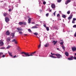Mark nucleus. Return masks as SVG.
I'll return each mask as SVG.
<instances>
[{
	"instance_id": "9d476101",
	"label": "nucleus",
	"mask_w": 76,
	"mask_h": 76,
	"mask_svg": "<svg viewBox=\"0 0 76 76\" xmlns=\"http://www.w3.org/2000/svg\"><path fill=\"white\" fill-rule=\"evenodd\" d=\"M31 21V18H29L28 20V23H30Z\"/></svg>"
},
{
	"instance_id": "423d86ee",
	"label": "nucleus",
	"mask_w": 76,
	"mask_h": 76,
	"mask_svg": "<svg viewBox=\"0 0 76 76\" xmlns=\"http://www.w3.org/2000/svg\"><path fill=\"white\" fill-rule=\"evenodd\" d=\"M11 36H12V39H13V38H14V37H15V33H11Z\"/></svg>"
},
{
	"instance_id": "a18cd8bd",
	"label": "nucleus",
	"mask_w": 76,
	"mask_h": 76,
	"mask_svg": "<svg viewBox=\"0 0 76 76\" xmlns=\"http://www.w3.org/2000/svg\"><path fill=\"white\" fill-rule=\"evenodd\" d=\"M73 28H76V25H75L73 26Z\"/></svg>"
},
{
	"instance_id": "864d4df0",
	"label": "nucleus",
	"mask_w": 76,
	"mask_h": 76,
	"mask_svg": "<svg viewBox=\"0 0 76 76\" xmlns=\"http://www.w3.org/2000/svg\"><path fill=\"white\" fill-rule=\"evenodd\" d=\"M11 9H10L9 10V12H10L11 11Z\"/></svg>"
},
{
	"instance_id": "0eeeda50",
	"label": "nucleus",
	"mask_w": 76,
	"mask_h": 76,
	"mask_svg": "<svg viewBox=\"0 0 76 76\" xmlns=\"http://www.w3.org/2000/svg\"><path fill=\"white\" fill-rule=\"evenodd\" d=\"M17 30H18V32H19V31H22L23 30V29H22V28H17Z\"/></svg>"
},
{
	"instance_id": "ea45409f",
	"label": "nucleus",
	"mask_w": 76,
	"mask_h": 76,
	"mask_svg": "<svg viewBox=\"0 0 76 76\" xmlns=\"http://www.w3.org/2000/svg\"><path fill=\"white\" fill-rule=\"evenodd\" d=\"M76 20V18H73V21H75V20Z\"/></svg>"
},
{
	"instance_id": "dca6fc26",
	"label": "nucleus",
	"mask_w": 76,
	"mask_h": 76,
	"mask_svg": "<svg viewBox=\"0 0 76 76\" xmlns=\"http://www.w3.org/2000/svg\"><path fill=\"white\" fill-rule=\"evenodd\" d=\"M36 28H38V27L36 26H34L31 28V29H36Z\"/></svg>"
},
{
	"instance_id": "7ed1b4c3",
	"label": "nucleus",
	"mask_w": 76,
	"mask_h": 76,
	"mask_svg": "<svg viewBox=\"0 0 76 76\" xmlns=\"http://www.w3.org/2000/svg\"><path fill=\"white\" fill-rule=\"evenodd\" d=\"M56 56L58 58H62V56H61V55L59 54V53L56 54Z\"/></svg>"
},
{
	"instance_id": "09e8293b",
	"label": "nucleus",
	"mask_w": 76,
	"mask_h": 76,
	"mask_svg": "<svg viewBox=\"0 0 76 76\" xmlns=\"http://www.w3.org/2000/svg\"><path fill=\"white\" fill-rule=\"evenodd\" d=\"M72 23H75V21H72Z\"/></svg>"
},
{
	"instance_id": "338daca9",
	"label": "nucleus",
	"mask_w": 76,
	"mask_h": 76,
	"mask_svg": "<svg viewBox=\"0 0 76 76\" xmlns=\"http://www.w3.org/2000/svg\"><path fill=\"white\" fill-rule=\"evenodd\" d=\"M37 38H39V37H37Z\"/></svg>"
},
{
	"instance_id": "58836bf2",
	"label": "nucleus",
	"mask_w": 76,
	"mask_h": 76,
	"mask_svg": "<svg viewBox=\"0 0 76 76\" xmlns=\"http://www.w3.org/2000/svg\"><path fill=\"white\" fill-rule=\"evenodd\" d=\"M41 44H39V46H38V48H40L41 47Z\"/></svg>"
},
{
	"instance_id": "0e129e2a",
	"label": "nucleus",
	"mask_w": 76,
	"mask_h": 76,
	"mask_svg": "<svg viewBox=\"0 0 76 76\" xmlns=\"http://www.w3.org/2000/svg\"><path fill=\"white\" fill-rule=\"evenodd\" d=\"M34 23V22H32V24H33Z\"/></svg>"
},
{
	"instance_id": "79ce46f5",
	"label": "nucleus",
	"mask_w": 76,
	"mask_h": 76,
	"mask_svg": "<svg viewBox=\"0 0 76 76\" xmlns=\"http://www.w3.org/2000/svg\"><path fill=\"white\" fill-rule=\"evenodd\" d=\"M1 57H5V55H3V56H1Z\"/></svg>"
},
{
	"instance_id": "a878e982",
	"label": "nucleus",
	"mask_w": 76,
	"mask_h": 76,
	"mask_svg": "<svg viewBox=\"0 0 76 76\" xmlns=\"http://www.w3.org/2000/svg\"><path fill=\"white\" fill-rule=\"evenodd\" d=\"M46 30H47L48 31H49V27H46Z\"/></svg>"
},
{
	"instance_id": "e2e57ef3",
	"label": "nucleus",
	"mask_w": 76,
	"mask_h": 76,
	"mask_svg": "<svg viewBox=\"0 0 76 76\" xmlns=\"http://www.w3.org/2000/svg\"><path fill=\"white\" fill-rule=\"evenodd\" d=\"M57 50H59V48H57Z\"/></svg>"
},
{
	"instance_id": "c756f323",
	"label": "nucleus",
	"mask_w": 76,
	"mask_h": 76,
	"mask_svg": "<svg viewBox=\"0 0 76 76\" xmlns=\"http://www.w3.org/2000/svg\"><path fill=\"white\" fill-rule=\"evenodd\" d=\"M49 15V13H47L46 14V17H48Z\"/></svg>"
},
{
	"instance_id": "1a4fd4ad",
	"label": "nucleus",
	"mask_w": 76,
	"mask_h": 76,
	"mask_svg": "<svg viewBox=\"0 0 76 76\" xmlns=\"http://www.w3.org/2000/svg\"><path fill=\"white\" fill-rule=\"evenodd\" d=\"M8 53L9 54V55L11 56V57H13V55H12V53H10V52H9V51H8Z\"/></svg>"
},
{
	"instance_id": "bf43d9fd",
	"label": "nucleus",
	"mask_w": 76,
	"mask_h": 76,
	"mask_svg": "<svg viewBox=\"0 0 76 76\" xmlns=\"http://www.w3.org/2000/svg\"><path fill=\"white\" fill-rule=\"evenodd\" d=\"M24 35H25V36H26V35H28V34H24Z\"/></svg>"
},
{
	"instance_id": "39448f33",
	"label": "nucleus",
	"mask_w": 76,
	"mask_h": 76,
	"mask_svg": "<svg viewBox=\"0 0 76 76\" xmlns=\"http://www.w3.org/2000/svg\"><path fill=\"white\" fill-rule=\"evenodd\" d=\"M10 32H9V31L8 30L6 32V35H10Z\"/></svg>"
},
{
	"instance_id": "3c124183",
	"label": "nucleus",
	"mask_w": 76,
	"mask_h": 76,
	"mask_svg": "<svg viewBox=\"0 0 76 76\" xmlns=\"http://www.w3.org/2000/svg\"><path fill=\"white\" fill-rule=\"evenodd\" d=\"M74 37H76V31L75 34H74Z\"/></svg>"
},
{
	"instance_id": "c9c22d12",
	"label": "nucleus",
	"mask_w": 76,
	"mask_h": 76,
	"mask_svg": "<svg viewBox=\"0 0 76 76\" xmlns=\"http://www.w3.org/2000/svg\"><path fill=\"white\" fill-rule=\"evenodd\" d=\"M58 0V3H60V2H61V0Z\"/></svg>"
},
{
	"instance_id": "b1692460",
	"label": "nucleus",
	"mask_w": 76,
	"mask_h": 76,
	"mask_svg": "<svg viewBox=\"0 0 76 76\" xmlns=\"http://www.w3.org/2000/svg\"><path fill=\"white\" fill-rule=\"evenodd\" d=\"M51 54L52 56H55H55H56V54L53 53H51Z\"/></svg>"
},
{
	"instance_id": "6e6d98bb",
	"label": "nucleus",
	"mask_w": 76,
	"mask_h": 76,
	"mask_svg": "<svg viewBox=\"0 0 76 76\" xmlns=\"http://www.w3.org/2000/svg\"><path fill=\"white\" fill-rule=\"evenodd\" d=\"M65 4H68V3L67 2H65Z\"/></svg>"
},
{
	"instance_id": "6e6552de",
	"label": "nucleus",
	"mask_w": 76,
	"mask_h": 76,
	"mask_svg": "<svg viewBox=\"0 0 76 76\" xmlns=\"http://www.w3.org/2000/svg\"><path fill=\"white\" fill-rule=\"evenodd\" d=\"M72 49L73 51H76V48L72 47Z\"/></svg>"
},
{
	"instance_id": "5701e85b",
	"label": "nucleus",
	"mask_w": 76,
	"mask_h": 76,
	"mask_svg": "<svg viewBox=\"0 0 76 76\" xmlns=\"http://www.w3.org/2000/svg\"><path fill=\"white\" fill-rule=\"evenodd\" d=\"M19 23L20 25H23V23L22 22H20Z\"/></svg>"
},
{
	"instance_id": "4c0bfd02",
	"label": "nucleus",
	"mask_w": 76,
	"mask_h": 76,
	"mask_svg": "<svg viewBox=\"0 0 76 76\" xmlns=\"http://www.w3.org/2000/svg\"><path fill=\"white\" fill-rule=\"evenodd\" d=\"M16 41V39H14L12 40V42H15Z\"/></svg>"
},
{
	"instance_id": "a19ab883",
	"label": "nucleus",
	"mask_w": 76,
	"mask_h": 76,
	"mask_svg": "<svg viewBox=\"0 0 76 76\" xmlns=\"http://www.w3.org/2000/svg\"><path fill=\"white\" fill-rule=\"evenodd\" d=\"M43 4H46V2L45 1H44L43 2Z\"/></svg>"
},
{
	"instance_id": "e433bc0d",
	"label": "nucleus",
	"mask_w": 76,
	"mask_h": 76,
	"mask_svg": "<svg viewBox=\"0 0 76 76\" xmlns=\"http://www.w3.org/2000/svg\"><path fill=\"white\" fill-rule=\"evenodd\" d=\"M19 34H23V33H22V31H20L19 32Z\"/></svg>"
},
{
	"instance_id": "2f4dec72",
	"label": "nucleus",
	"mask_w": 76,
	"mask_h": 76,
	"mask_svg": "<svg viewBox=\"0 0 76 76\" xmlns=\"http://www.w3.org/2000/svg\"><path fill=\"white\" fill-rule=\"evenodd\" d=\"M17 49L18 51H20V48L19 47H18V48H17Z\"/></svg>"
},
{
	"instance_id": "72a5a7b5",
	"label": "nucleus",
	"mask_w": 76,
	"mask_h": 76,
	"mask_svg": "<svg viewBox=\"0 0 76 76\" xmlns=\"http://www.w3.org/2000/svg\"><path fill=\"white\" fill-rule=\"evenodd\" d=\"M56 11H55L53 13V14L54 16H56Z\"/></svg>"
},
{
	"instance_id": "6ab92c4d",
	"label": "nucleus",
	"mask_w": 76,
	"mask_h": 76,
	"mask_svg": "<svg viewBox=\"0 0 76 76\" xmlns=\"http://www.w3.org/2000/svg\"><path fill=\"white\" fill-rule=\"evenodd\" d=\"M45 47H47L49 46V44L48 43H47L46 45H44Z\"/></svg>"
},
{
	"instance_id": "f8f14e48",
	"label": "nucleus",
	"mask_w": 76,
	"mask_h": 76,
	"mask_svg": "<svg viewBox=\"0 0 76 76\" xmlns=\"http://www.w3.org/2000/svg\"><path fill=\"white\" fill-rule=\"evenodd\" d=\"M72 15H70L69 16V17L68 18V20H70V19H72Z\"/></svg>"
},
{
	"instance_id": "7c9ffc66",
	"label": "nucleus",
	"mask_w": 76,
	"mask_h": 76,
	"mask_svg": "<svg viewBox=\"0 0 76 76\" xmlns=\"http://www.w3.org/2000/svg\"><path fill=\"white\" fill-rule=\"evenodd\" d=\"M28 31L29 32H32V31H31V30L30 29H29L28 30Z\"/></svg>"
},
{
	"instance_id": "052dcab7",
	"label": "nucleus",
	"mask_w": 76,
	"mask_h": 76,
	"mask_svg": "<svg viewBox=\"0 0 76 76\" xmlns=\"http://www.w3.org/2000/svg\"><path fill=\"white\" fill-rule=\"evenodd\" d=\"M40 44H41V41H40Z\"/></svg>"
},
{
	"instance_id": "c03bdc74",
	"label": "nucleus",
	"mask_w": 76,
	"mask_h": 76,
	"mask_svg": "<svg viewBox=\"0 0 76 76\" xmlns=\"http://www.w3.org/2000/svg\"><path fill=\"white\" fill-rule=\"evenodd\" d=\"M43 26H44V27H45V28H46V24H44L43 25Z\"/></svg>"
},
{
	"instance_id": "393cba45",
	"label": "nucleus",
	"mask_w": 76,
	"mask_h": 76,
	"mask_svg": "<svg viewBox=\"0 0 76 76\" xmlns=\"http://www.w3.org/2000/svg\"><path fill=\"white\" fill-rule=\"evenodd\" d=\"M3 15L4 16H7V14L6 13H3Z\"/></svg>"
},
{
	"instance_id": "f257e3e1",
	"label": "nucleus",
	"mask_w": 76,
	"mask_h": 76,
	"mask_svg": "<svg viewBox=\"0 0 76 76\" xmlns=\"http://www.w3.org/2000/svg\"><path fill=\"white\" fill-rule=\"evenodd\" d=\"M21 54H24V55H23V57H29L30 56H35L36 54V51L32 53H28L23 52Z\"/></svg>"
},
{
	"instance_id": "4d7b16f0",
	"label": "nucleus",
	"mask_w": 76,
	"mask_h": 76,
	"mask_svg": "<svg viewBox=\"0 0 76 76\" xmlns=\"http://www.w3.org/2000/svg\"><path fill=\"white\" fill-rule=\"evenodd\" d=\"M51 11H52L51 10H50L49 12H51Z\"/></svg>"
},
{
	"instance_id": "4be33fe9",
	"label": "nucleus",
	"mask_w": 76,
	"mask_h": 76,
	"mask_svg": "<svg viewBox=\"0 0 76 76\" xmlns=\"http://www.w3.org/2000/svg\"><path fill=\"white\" fill-rule=\"evenodd\" d=\"M62 17L63 18H66V16L65 15H62Z\"/></svg>"
},
{
	"instance_id": "f704fd0d",
	"label": "nucleus",
	"mask_w": 76,
	"mask_h": 76,
	"mask_svg": "<svg viewBox=\"0 0 76 76\" xmlns=\"http://www.w3.org/2000/svg\"><path fill=\"white\" fill-rule=\"evenodd\" d=\"M0 49H3V50H4L5 49V48L4 47H2L0 48Z\"/></svg>"
},
{
	"instance_id": "a211bd4d",
	"label": "nucleus",
	"mask_w": 76,
	"mask_h": 76,
	"mask_svg": "<svg viewBox=\"0 0 76 76\" xmlns=\"http://www.w3.org/2000/svg\"><path fill=\"white\" fill-rule=\"evenodd\" d=\"M50 57H51V58H57V57H55L53 55H50Z\"/></svg>"
},
{
	"instance_id": "4468645a",
	"label": "nucleus",
	"mask_w": 76,
	"mask_h": 76,
	"mask_svg": "<svg viewBox=\"0 0 76 76\" xmlns=\"http://www.w3.org/2000/svg\"><path fill=\"white\" fill-rule=\"evenodd\" d=\"M51 7L52 8H55L56 7V5L54 4L51 5Z\"/></svg>"
},
{
	"instance_id": "aec40b11",
	"label": "nucleus",
	"mask_w": 76,
	"mask_h": 76,
	"mask_svg": "<svg viewBox=\"0 0 76 76\" xmlns=\"http://www.w3.org/2000/svg\"><path fill=\"white\" fill-rule=\"evenodd\" d=\"M34 35H38V33L37 32H35L33 33Z\"/></svg>"
},
{
	"instance_id": "f3484780",
	"label": "nucleus",
	"mask_w": 76,
	"mask_h": 76,
	"mask_svg": "<svg viewBox=\"0 0 76 76\" xmlns=\"http://www.w3.org/2000/svg\"><path fill=\"white\" fill-rule=\"evenodd\" d=\"M6 41H7V42H9V41H10V39L9 37H8Z\"/></svg>"
},
{
	"instance_id": "ddd939ff",
	"label": "nucleus",
	"mask_w": 76,
	"mask_h": 76,
	"mask_svg": "<svg viewBox=\"0 0 76 76\" xmlns=\"http://www.w3.org/2000/svg\"><path fill=\"white\" fill-rule=\"evenodd\" d=\"M57 43V41H53V43H54L53 45H56Z\"/></svg>"
},
{
	"instance_id": "de8ad7c7",
	"label": "nucleus",
	"mask_w": 76,
	"mask_h": 76,
	"mask_svg": "<svg viewBox=\"0 0 76 76\" xmlns=\"http://www.w3.org/2000/svg\"><path fill=\"white\" fill-rule=\"evenodd\" d=\"M61 45H63V42H62L60 43Z\"/></svg>"
},
{
	"instance_id": "603ef678",
	"label": "nucleus",
	"mask_w": 76,
	"mask_h": 76,
	"mask_svg": "<svg viewBox=\"0 0 76 76\" xmlns=\"http://www.w3.org/2000/svg\"><path fill=\"white\" fill-rule=\"evenodd\" d=\"M15 57H16V55H15L13 56V58H15Z\"/></svg>"
},
{
	"instance_id": "473e14b6",
	"label": "nucleus",
	"mask_w": 76,
	"mask_h": 76,
	"mask_svg": "<svg viewBox=\"0 0 76 76\" xmlns=\"http://www.w3.org/2000/svg\"><path fill=\"white\" fill-rule=\"evenodd\" d=\"M70 1H71L69 0H68L66 1V2H67L68 3H69V2H70Z\"/></svg>"
},
{
	"instance_id": "774afa93",
	"label": "nucleus",
	"mask_w": 76,
	"mask_h": 76,
	"mask_svg": "<svg viewBox=\"0 0 76 76\" xmlns=\"http://www.w3.org/2000/svg\"><path fill=\"white\" fill-rule=\"evenodd\" d=\"M60 20H61V19H60Z\"/></svg>"
},
{
	"instance_id": "c85d7f7f",
	"label": "nucleus",
	"mask_w": 76,
	"mask_h": 76,
	"mask_svg": "<svg viewBox=\"0 0 76 76\" xmlns=\"http://www.w3.org/2000/svg\"><path fill=\"white\" fill-rule=\"evenodd\" d=\"M3 53L1 52V53H0V57H1V55H3Z\"/></svg>"
},
{
	"instance_id": "13d9d810",
	"label": "nucleus",
	"mask_w": 76,
	"mask_h": 76,
	"mask_svg": "<svg viewBox=\"0 0 76 76\" xmlns=\"http://www.w3.org/2000/svg\"><path fill=\"white\" fill-rule=\"evenodd\" d=\"M35 26H38V24H35Z\"/></svg>"
},
{
	"instance_id": "680f3d73",
	"label": "nucleus",
	"mask_w": 76,
	"mask_h": 76,
	"mask_svg": "<svg viewBox=\"0 0 76 76\" xmlns=\"http://www.w3.org/2000/svg\"><path fill=\"white\" fill-rule=\"evenodd\" d=\"M75 56H76V53H75Z\"/></svg>"
},
{
	"instance_id": "f03ea898",
	"label": "nucleus",
	"mask_w": 76,
	"mask_h": 76,
	"mask_svg": "<svg viewBox=\"0 0 76 76\" xmlns=\"http://www.w3.org/2000/svg\"><path fill=\"white\" fill-rule=\"evenodd\" d=\"M73 58L74 60H76V57L74 56L73 57V56H70L69 58H68V59L69 60H73Z\"/></svg>"
},
{
	"instance_id": "37998d69",
	"label": "nucleus",
	"mask_w": 76,
	"mask_h": 76,
	"mask_svg": "<svg viewBox=\"0 0 76 76\" xmlns=\"http://www.w3.org/2000/svg\"><path fill=\"white\" fill-rule=\"evenodd\" d=\"M23 25H26V23L25 22H24L23 23Z\"/></svg>"
},
{
	"instance_id": "69168bd1",
	"label": "nucleus",
	"mask_w": 76,
	"mask_h": 76,
	"mask_svg": "<svg viewBox=\"0 0 76 76\" xmlns=\"http://www.w3.org/2000/svg\"><path fill=\"white\" fill-rule=\"evenodd\" d=\"M53 22H54V20H53Z\"/></svg>"
},
{
	"instance_id": "8fccbe9b",
	"label": "nucleus",
	"mask_w": 76,
	"mask_h": 76,
	"mask_svg": "<svg viewBox=\"0 0 76 76\" xmlns=\"http://www.w3.org/2000/svg\"><path fill=\"white\" fill-rule=\"evenodd\" d=\"M60 16V14H58L57 15V17H58Z\"/></svg>"
},
{
	"instance_id": "cd10ccee",
	"label": "nucleus",
	"mask_w": 76,
	"mask_h": 76,
	"mask_svg": "<svg viewBox=\"0 0 76 76\" xmlns=\"http://www.w3.org/2000/svg\"><path fill=\"white\" fill-rule=\"evenodd\" d=\"M70 11L69 10L68 12H67V13L68 15H69V14H70Z\"/></svg>"
},
{
	"instance_id": "9b49d317",
	"label": "nucleus",
	"mask_w": 76,
	"mask_h": 76,
	"mask_svg": "<svg viewBox=\"0 0 76 76\" xmlns=\"http://www.w3.org/2000/svg\"><path fill=\"white\" fill-rule=\"evenodd\" d=\"M65 55L66 56H67V57H68L69 56V53H68V52H66L65 53Z\"/></svg>"
},
{
	"instance_id": "2eb2a0df",
	"label": "nucleus",
	"mask_w": 76,
	"mask_h": 76,
	"mask_svg": "<svg viewBox=\"0 0 76 76\" xmlns=\"http://www.w3.org/2000/svg\"><path fill=\"white\" fill-rule=\"evenodd\" d=\"M3 44H4V43H3V42L2 41L0 42V46H3Z\"/></svg>"
},
{
	"instance_id": "20e7f679",
	"label": "nucleus",
	"mask_w": 76,
	"mask_h": 76,
	"mask_svg": "<svg viewBox=\"0 0 76 76\" xmlns=\"http://www.w3.org/2000/svg\"><path fill=\"white\" fill-rule=\"evenodd\" d=\"M5 20L6 22H8L9 21V18L8 17H6L5 18Z\"/></svg>"
},
{
	"instance_id": "412c9836",
	"label": "nucleus",
	"mask_w": 76,
	"mask_h": 76,
	"mask_svg": "<svg viewBox=\"0 0 76 76\" xmlns=\"http://www.w3.org/2000/svg\"><path fill=\"white\" fill-rule=\"evenodd\" d=\"M62 49H63V50H64L65 51V47H64V46L62 45Z\"/></svg>"
},
{
	"instance_id": "49530a36",
	"label": "nucleus",
	"mask_w": 76,
	"mask_h": 76,
	"mask_svg": "<svg viewBox=\"0 0 76 76\" xmlns=\"http://www.w3.org/2000/svg\"><path fill=\"white\" fill-rule=\"evenodd\" d=\"M15 43L16 44H18V42H17V41H16V40H15Z\"/></svg>"
},
{
	"instance_id": "5fc2aeb1",
	"label": "nucleus",
	"mask_w": 76,
	"mask_h": 76,
	"mask_svg": "<svg viewBox=\"0 0 76 76\" xmlns=\"http://www.w3.org/2000/svg\"><path fill=\"white\" fill-rule=\"evenodd\" d=\"M39 11L40 12H42V10H39Z\"/></svg>"
},
{
	"instance_id": "bb28decb",
	"label": "nucleus",
	"mask_w": 76,
	"mask_h": 76,
	"mask_svg": "<svg viewBox=\"0 0 76 76\" xmlns=\"http://www.w3.org/2000/svg\"><path fill=\"white\" fill-rule=\"evenodd\" d=\"M10 47H11V46H10V45H8L7 48V49H9V48H10Z\"/></svg>"
}]
</instances>
